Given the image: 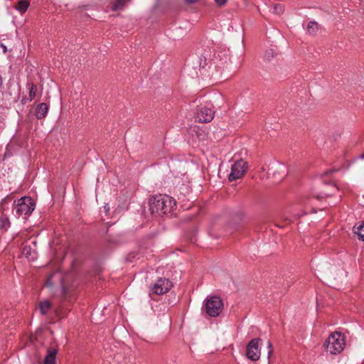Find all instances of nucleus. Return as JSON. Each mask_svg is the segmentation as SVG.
<instances>
[{
    "label": "nucleus",
    "mask_w": 364,
    "mask_h": 364,
    "mask_svg": "<svg viewBox=\"0 0 364 364\" xmlns=\"http://www.w3.org/2000/svg\"><path fill=\"white\" fill-rule=\"evenodd\" d=\"M172 287V283L168 279L159 278L151 287V291L157 295H161L168 291Z\"/></svg>",
    "instance_id": "nucleus-7"
},
{
    "label": "nucleus",
    "mask_w": 364,
    "mask_h": 364,
    "mask_svg": "<svg viewBox=\"0 0 364 364\" xmlns=\"http://www.w3.org/2000/svg\"><path fill=\"white\" fill-rule=\"evenodd\" d=\"M276 55H277L276 50H274L273 48H270V49L266 50V52L264 53V58L267 60H270Z\"/></svg>",
    "instance_id": "nucleus-18"
},
{
    "label": "nucleus",
    "mask_w": 364,
    "mask_h": 364,
    "mask_svg": "<svg viewBox=\"0 0 364 364\" xmlns=\"http://www.w3.org/2000/svg\"><path fill=\"white\" fill-rule=\"evenodd\" d=\"M223 307V301L218 296H211L206 299L205 311L210 316H218L222 311Z\"/></svg>",
    "instance_id": "nucleus-3"
},
{
    "label": "nucleus",
    "mask_w": 364,
    "mask_h": 364,
    "mask_svg": "<svg viewBox=\"0 0 364 364\" xmlns=\"http://www.w3.org/2000/svg\"><path fill=\"white\" fill-rule=\"evenodd\" d=\"M324 188V190L321 191L318 194H314V196L318 199H321L325 197L331 196V194L333 193V191H336L337 189L336 187L333 184H328Z\"/></svg>",
    "instance_id": "nucleus-9"
},
{
    "label": "nucleus",
    "mask_w": 364,
    "mask_h": 364,
    "mask_svg": "<svg viewBox=\"0 0 364 364\" xmlns=\"http://www.w3.org/2000/svg\"><path fill=\"white\" fill-rule=\"evenodd\" d=\"M272 343L270 342H268V348H269V355L272 354Z\"/></svg>",
    "instance_id": "nucleus-25"
},
{
    "label": "nucleus",
    "mask_w": 364,
    "mask_h": 364,
    "mask_svg": "<svg viewBox=\"0 0 364 364\" xmlns=\"http://www.w3.org/2000/svg\"><path fill=\"white\" fill-rule=\"evenodd\" d=\"M27 87L29 90V101H31L36 95L37 86L33 83H27Z\"/></svg>",
    "instance_id": "nucleus-15"
},
{
    "label": "nucleus",
    "mask_w": 364,
    "mask_h": 364,
    "mask_svg": "<svg viewBox=\"0 0 364 364\" xmlns=\"http://www.w3.org/2000/svg\"><path fill=\"white\" fill-rule=\"evenodd\" d=\"M52 276H50L46 282V285L47 287H51L53 285V282H52Z\"/></svg>",
    "instance_id": "nucleus-23"
},
{
    "label": "nucleus",
    "mask_w": 364,
    "mask_h": 364,
    "mask_svg": "<svg viewBox=\"0 0 364 364\" xmlns=\"http://www.w3.org/2000/svg\"><path fill=\"white\" fill-rule=\"evenodd\" d=\"M10 223L7 218H0V228L6 230L9 227Z\"/></svg>",
    "instance_id": "nucleus-16"
},
{
    "label": "nucleus",
    "mask_w": 364,
    "mask_h": 364,
    "mask_svg": "<svg viewBox=\"0 0 364 364\" xmlns=\"http://www.w3.org/2000/svg\"><path fill=\"white\" fill-rule=\"evenodd\" d=\"M52 304L48 300H43L39 302L38 309L42 315H45L50 309Z\"/></svg>",
    "instance_id": "nucleus-12"
},
{
    "label": "nucleus",
    "mask_w": 364,
    "mask_h": 364,
    "mask_svg": "<svg viewBox=\"0 0 364 364\" xmlns=\"http://www.w3.org/2000/svg\"><path fill=\"white\" fill-rule=\"evenodd\" d=\"M284 11V6L281 4H277L273 8V13L275 14H282Z\"/></svg>",
    "instance_id": "nucleus-19"
},
{
    "label": "nucleus",
    "mask_w": 364,
    "mask_h": 364,
    "mask_svg": "<svg viewBox=\"0 0 364 364\" xmlns=\"http://www.w3.org/2000/svg\"><path fill=\"white\" fill-rule=\"evenodd\" d=\"M262 340L259 338L252 339L247 346L246 355L247 357L252 360L257 361L260 358L259 344Z\"/></svg>",
    "instance_id": "nucleus-6"
},
{
    "label": "nucleus",
    "mask_w": 364,
    "mask_h": 364,
    "mask_svg": "<svg viewBox=\"0 0 364 364\" xmlns=\"http://www.w3.org/2000/svg\"><path fill=\"white\" fill-rule=\"evenodd\" d=\"M198 0H186V3L188 4H195L198 1Z\"/></svg>",
    "instance_id": "nucleus-26"
},
{
    "label": "nucleus",
    "mask_w": 364,
    "mask_h": 364,
    "mask_svg": "<svg viewBox=\"0 0 364 364\" xmlns=\"http://www.w3.org/2000/svg\"><path fill=\"white\" fill-rule=\"evenodd\" d=\"M215 3L219 6H223L226 4L227 0H215Z\"/></svg>",
    "instance_id": "nucleus-22"
},
{
    "label": "nucleus",
    "mask_w": 364,
    "mask_h": 364,
    "mask_svg": "<svg viewBox=\"0 0 364 364\" xmlns=\"http://www.w3.org/2000/svg\"><path fill=\"white\" fill-rule=\"evenodd\" d=\"M34 207L35 204L31 198L22 197L18 200L15 211L18 217L21 215H28L33 211Z\"/></svg>",
    "instance_id": "nucleus-4"
},
{
    "label": "nucleus",
    "mask_w": 364,
    "mask_h": 364,
    "mask_svg": "<svg viewBox=\"0 0 364 364\" xmlns=\"http://www.w3.org/2000/svg\"><path fill=\"white\" fill-rule=\"evenodd\" d=\"M30 3L28 0H20L18 3L14 6V8L18 11L21 14H23L26 11Z\"/></svg>",
    "instance_id": "nucleus-13"
},
{
    "label": "nucleus",
    "mask_w": 364,
    "mask_h": 364,
    "mask_svg": "<svg viewBox=\"0 0 364 364\" xmlns=\"http://www.w3.org/2000/svg\"><path fill=\"white\" fill-rule=\"evenodd\" d=\"M218 58H220V55L215 56L214 59L213 60V64L215 65V67H221V65L223 64L222 62H218Z\"/></svg>",
    "instance_id": "nucleus-21"
},
{
    "label": "nucleus",
    "mask_w": 364,
    "mask_h": 364,
    "mask_svg": "<svg viewBox=\"0 0 364 364\" xmlns=\"http://www.w3.org/2000/svg\"><path fill=\"white\" fill-rule=\"evenodd\" d=\"M362 159H364V153L360 156Z\"/></svg>",
    "instance_id": "nucleus-29"
},
{
    "label": "nucleus",
    "mask_w": 364,
    "mask_h": 364,
    "mask_svg": "<svg viewBox=\"0 0 364 364\" xmlns=\"http://www.w3.org/2000/svg\"><path fill=\"white\" fill-rule=\"evenodd\" d=\"M22 255L26 258H29L31 256V247L30 246H25L22 250Z\"/></svg>",
    "instance_id": "nucleus-20"
},
{
    "label": "nucleus",
    "mask_w": 364,
    "mask_h": 364,
    "mask_svg": "<svg viewBox=\"0 0 364 364\" xmlns=\"http://www.w3.org/2000/svg\"><path fill=\"white\" fill-rule=\"evenodd\" d=\"M334 171H335V170H334V169H331V170H329V171H326V172L323 173V175L327 176L328 174H330V173H333V172H334Z\"/></svg>",
    "instance_id": "nucleus-27"
},
{
    "label": "nucleus",
    "mask_w": 364,
    "mask_h": 364,
    "mask_svg": "<svg viewBox=\"0 0 364 364\" xmlns=\"http://www.w3.org/2000/svg\"><path fill=\"white\" fill-rule=\"evenodd\" d=\"M48 107L46 103H41L38 105L35 115L38 119L44 118L48 112Z\"/></svg>",
    "instance_id": "nucleus-11"
},
{
    "label": "nucleus",
    "mask_w": 364,
    "mask_h": 364,
    "mask_svg": "<svg viewBox=\"0 0 364 364\" xmlns=\"http://www.w3.org/2000/svg\"><path fill=\"white\" fill-rule=\"evenodd\" d=\"M318 30V25L316 21H310L306 26V31L310 35H314Z\"/></svg>",
    "instance_id": "nucleus-14"
},
{
    "label": "nucleus",
    "mask_w": 364,
    "mask_h": 364,
    "mask_svg": "<svg viewBox=\"0 0 364 364\" xmlns=\"http://www.w3.org/2000/svg\"><path fill=\"white\" fill-rule=\"evenodd\" d=\"M149 210L152 215L161 216L173 211L176 206L175 200L166 195H157L149 199Z\"/></svg>",
    "instance_id": "nucleus-1"
},
{
    "label": "nucleus",
    "mask_w": 364,
    "mask_h": 364,
    "mask_svg": "<svg viewBox=\"0 0 364 364\" xmlns=\"http://www.w3.org/2000/svg\"><path fill=\"white\" fill-rule=\"evenodd\" d=\"M247 164L243 159H239L232 165L230 173L228 176L230 181L241 178L247 171Z\"/></svg>",
    "instance_id": "nucleus-5"
},
{
    "label": "nucleus",
    "mask_w": 364,
    "mask_h": 364,
    "mask_svg": "<svg viewBox=\"0 0 364 364\" xmlns=\"http://www.w3.org/2000/svg\"><path fill=\"white\" fill-rule=\"evenodd\" d=\"M345 346L346 341L344 336L337 331L331 333L325 343L326 350L333 355L342 352Z\"/></svg>",
    "instance_id": "nucleus-2"
},
{
    "label": "nucleus",
    "mask_w": 364,
    "mask_h": 364,
    "mask_svg": "<svg viewBox=\"0 0 364 364\" xmlns=\"http://www.w3.org/2000/svg\"><path fill=\"white\" fill-rule=\"evenodd\" d=\"M213 117L214 112L211 108L205 106L198 108L195 115L196 120L201 123L210 122Z\"/></svg>",
    "instance_id": "nucleus-8"
},
{
    "label": "nucleus",
    "mask_w": 364,
    "mask_h": 364,
    "mask_svg": "<svg viewBox=\"0 0 364 364\" xmlns=\"http://www.w3.org/2000/svg\"><path fill=\"white\" fill-rule=\"evenodd\" d=\"M279 169H284V168H284V166H281V165H280V166H279Z\"/></svg>",
    "instance_id": "nucleus-28"
},
{
    "label": "nucleus",
    "mask_w": 364,
    "mask_h": 364,
    "mask_svg": "<svg viewBox=\"0 0 364 364\" xmlns=\"http://www.w3.org/2000/svg\"><path fill=\"white\" fill-rule=\"evenodd\" d=\"M355 233L358 235L359 239L364 241V223L356 228Z\"/></svg>",
    "instance_id": "nucleus-17"
},
{
    "label": "nucleus",
    "mask_w": 364,
    "mask_h": 364,
    "mask_svg": "<svg viewBox=\"0 0 364 364\" xmlns=\"http://www.w3.org/2000/svg\"><path fill=\"white\" fill-rule=\"evenodd\" d=\"M58 350L55 348H48L47 355L44 359V364H55V356Z\"/></svg>",
    "instance_id": "nucleus-10"
},
{
    "label": "nucleus",
    "mask_w": 364,
    "mask_h": 364,
    "mask_svg": "<svg viewBox=\"0 0 364 364\" xmlns=\"http://www.w3.org/2000/svg\"><path fill=\"white\" fill-rule=\"evenodd\" d=\"M0 48L2 49V51L4 53H6L7 49H6V46H4L2 43H0Z\"/></svg>",
    "instance_id": "nucleus-24"
}]
</instances>
